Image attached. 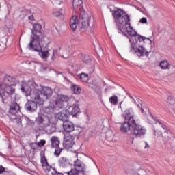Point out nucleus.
Returning a JSON list of instances; mask_svg holds the SVG:
<instances>
[{
    "mask_svg": "<svg viewBox=\"0 0 175 175\" xmlns=\"http://www.w3.org/2000/svg\"><path fill=\"white\" fill-rule=\"evenodd\" d=\"M112 16H113L115 18L118 33L125 35L124 30L126 29L128 35H129V36H132V38H129V42L132 49L130 51L138 53L140 57H142V55H146L148 57V54L151 53V51H148L147 49H144L143 43H144L145 40H149L150 43H152L151 39L144 37L140 34H137V32L133 30V27L131 26V17L128 14H126V12L124 11L121 8H118L115 10L113 12Z\"/></svg>",
    "mask_w": 175,
    "mask_h": 175,
    "instance_id": "f257e3e1",
    "label": "nucleus"
},
{
    "mask_svg": "<svg viewBox=\"0 0 175 175\" xmlns=\"http://www.w3.org/2000/svg\"><path fill=\"white\" fill-rule=\"evenodd\" d=\"M131 111H132V108H129L124 111V113L122 115L123 118H124L125 122L120 126L121 132L128 134L127 139H131V144H133V140L135 137L137 139H142L144 137L147 130L144 126L137 124L136 120L133 118V115H131Z\"/></svg>",
    "mask_w": 175,
    "mask_h": 175,
    "instance_id": "f03ea898",
    "label": "nucleus"
},
{
    "mask_svg": "<svg viewBox=\"0 0 175 175\" xmlns=\"http://www.w3.org/2000/svg\"><path fill=\"white\" fill-rule=\"evenodd\" d=\"M45 38L44 34L42 33V25L39 23L33 24V29H31V35L30 36L29 47L32 48V44L36 43V46L39 44Z\"/></svg>",
    "mask_w": 175,
    "mask_h": 175,
    "instance_id": "7ed1b4c3",
    "label": "nucleus"
},
{
    "mask_svg": "<svg viewBox=\"0 0 175 175\" xmlns=\"http://www.w3.org/2000/svg\"><path fill=\"white\" fill-rule=\"evenodd\" d=\"M36 44H37L36 42L32 44V47L29 46V44H28V50H31V51H36L42 59L47 61V58L50 56V53H49V43L45 42L40 44V42H38V44L36 46Z\"/></svg>",
    "mask_w": 175,
    "mask_h": 175,
    "instance_id": "20e7f679",
    "label": "nucleus"
},
{
    "mask_svg": "<svg viewBox=\"0 0 175 175\" xmlns=\"http://www.w3.org/2000/svg\"><path fill=\"white\" fill-rule=\"evenodd\" d=\"M92 21V27H94V18L91 16H88V14L85 10H81L79 12V18L78 21L79 27L81 31H87L88 27H90V22Z\"/></svg>",
    "mask_w": 175,
    "mask_h": 175,
    "instance_id": "39448f33",
    "label": "nucleus"
},
{
    "mask_svg": "<svg viewBox=\"0 0 175 175\" xmlns=\"http://www.w3.org/2000/svg\"><path fill=\"white\" fill-rule=\"evenodd\" d=\"M36 99L40 105H43L44 100L49 99V96L53 95V90L50 88H43L42 90H38L36 92Z\"/></svg>",
    "mask_w": 175,
    "mask_h": 175,
    "instance_id": "423d86ee",
    "label": "nucleus"
},
{
    "mask_svg": "<svg viewBox=\"0 0 175 175\" xmlns=\"http://www.w3.org/2000/svg\"><path fill=\"white\" fill-rule=\"evenodd\" d=\"M74 167L75 169H71L70 172H67V175H79L80 173H83V174H85V167L83 165V161L80 159H77L74 161ZM66 174V172H64Z\"/></svg>",
    "mask_w": 175,
    "mask_h": 175,
    "instance_id": "0eeeda50",
    "label": "nucleus"
},
{
    "mask_svg": "<svg viewBox=\"0 0 175 175\" xmlns=\"http://www.w3.org/2000/svg\"><path fill=\"white\" fill-rule=\"evenodd\" d=\"M36 87H38V85L33 81H25L21 85V91L25 94L26 96H29L31 92H32V89H36Z\"/></svg>",
    "mask_w": 175,
    "mask_h": 175,
    "instance_id": "6e6552de",
    "label": "nucleus"
},
{
    "mask_svg": "<svg viewBox=\"0 0 175 175\" xmlns=\"http://www.w3.org/2000/svg\"><path fill=\"white\" fill-rule=\"evenodd\" d=\"M36 98V95L34 94L33 96V98H31V100L26 103L25 105V110H27V111H30L31 113H33V111H36L38 109V105H42V104H40Z\"/></svg>",
    "mask_w": 175,
    "mask_h": 175,
    "instance_id": "1a4fd4ad",
    "label": "nucleus"
},
{
    "mask_svg": "<svg viewBox=\"0 0 175 175\" xmlns=\"http://www.w3.org/2000/svg\"><path fill=\"white\" fill-rule=\"evenodd\" d=\"M69 116H70V109L63 110L57 114L58 120L63 122L68 121Z\"/></svg>",
    "mask_w": 175,
    "mask_h": 175,
    "instance_id": "9d476101",
    "label": "nucleus"
},
{
    "mask_svg": "<svg viewBox=\"0 0 175 175\" xmlns=\"http://www.w3.org/2000/svg\"><path fill=\"white\" fill-rule=\"evenodd\" d=\"M75 139H73L72 137L66 136L64 138L63 146L66 150H69V148H73V147H75Z\"/></svg>",
    "mask_w": 175,
    "mask_h": 175,
    "instance_id": "9b49d317",
    "label": "nucleus"
},
{
    "mask_svg": "<svg viewBox=\"0 0 175 175\" xmlns=\"http://www.w3.org/2000/svg\"><path fill=\"white\" fill-rule=\"evenodd\" d=\"M63 128L65 132L70 133L73 132V131H77L79 126H75V124L73 122L67 120L63 122Z\"/></svg>",
    "mask_w": 175,
    "mask_h": 175,
    "instance_id": "f8f14e48",
    "label": "nucleus"
},
{
    "mask_svg": "<svg viewBox=\"0 0 175 175\" xmlns=\"http://www.w3.org/2000/svg\"><path fill=\"white\" fill-rule=\"evenodd\" d=\"M66 81L68 83H71L72 85L70 86V90L74 92L75 95H80L81 94V88L79 86V85L75 84L70 81V80L68 79L66 77L64 78Z\"/></svg>",
    "mask_w": 175,
    "mask_h": 175,
    "instance_id": "ddd939ff",
    "label": "nucleus"
},
{
    "mask_svg": "<svg viewBox=\"0 0 175 175\" xmlns=\"http://www.w3.org/2000/svg\"><path fill=\"white\" fill-rule=\"evenodd\" d=\"M18 111H20V105L16 102L12 103L10 106L9 113L10 114H17Z\"/></svg>",
    "mask_w": 175,
    "mask_h": 175,
    "instance_id": "4468645a",
    "label": "nucleus"
},
{
    "mask_svg": "<svg viewBox=\"0 0 175 175\" xmlns=\"http://www.w3.org/2000/svg\"><path fill=\"white\" fill-rule=\"evenodd\" d=\"M72 6L75 10H79V13H81V10H83V0H73Z\"/></svg>",
    "mask_w": 175,
    "mask_h": 175,
    "instance_id": "2eb2a0df",
    "label": "nucleus"
},
{
    "mask_svg": "<svg viewBox=\"0 0 175 175\" xmlns=\"http://www.w3.org/2000/svg\"><path fill=\"white\" fill-rule=\"evenodd\" d=\"M134 103H136L137 105V107H139L143 114H145L147 113V107L144 106V104H143V101L140 100L139 98H137L136 100H134Z\"/></svg>",
    "mask_w": 175,
    "mask_h": 175,
    "instance_id": "dca6fc26",
    "label": "nucleus"
},
{
    "mask_svg": "<svg viewBox=\"0 0 175 175\" xmlns=\"http://www.w3.org/2000/svg\"><path fill=\"white\" fill-rule=\"evenodd\" d=\"M6 85L5 84L4 82H1L0 81V96L2 99L3 103H5V100L8 99V96L5 94L4 89Z\"/></svg>",
    "mask_w": 175,
    "mask_h": 175,
    "instance_id": "f3484780",
    "label": "nucleus"
},
{
    "mask_svg": "<svg viewBox=\"0 0 175 175\" xmlns=\"http://www.w3.org/2000/svg\"><path fill=\"white\" fill-rule=\"evenodd\" d=\"M41 163H42L43 170H44V172H46V173L47 172L49 173V172H50V170L53 169V167H51V166L49 165V163L47 162V159H46V157H42Z\"/></svg>",
    "mask_w": 175,
    "mask_h": 175,
    "instance_id": "a211bd4d",
    "label": "nucleus"
},
{
    "mask_svg": "<svg viewBox=\"0 0 175 175\" xmlns=\"http://www.w3.org/2000/svg\"><path fill=\"white\" fill-rule=\"evenodd\" d=\"M68 109H70V116H72V117H76L77 114H80L81 113L80 108L77 105H73L72 107L70 106Z\"/></svg>",
    "mask_w": 175,
    "mask_h": 175,
    "instance_id": "6ab92c4d",
    "label": "nucleus"
},
{
    "mask_svg": "<svg viewBox=\"0 0 175 175\" xmlns=\"http://www.w3.org/2000/svg\"><path fill=\"white\" fill-rule=\"evenodd\" d=\"M3 91H4L5 95H7L8 97L9 95H13V94L16 92V89L13 88V87H12V85H5V87L4 88Z\"/></svg>",
    "mask_w": 175,
    "mask_h": 175,
    "instance_id": "aec40b11",
    "label": "nucleus"
},
{
    "mask_svg": "<svg viewBox=\"0 0 175 175\" xmlns=\"http://www.w3.org/2000/svg\"><path fill=\"white\" fill-rule=\"evenodd\" d=\"M77 24H79V21L77 22V16H73L70 21V26L72 31H76Z\"/></svg>",
    "mask_w": 175,
    "mask_h": 175,
    "instance_id": "412c9836",
    "label": "nucleus"
},
{
    "mask_svg": "<svg viewBox=\"0 0 175 175\" xmlns=\"http://www.w3.org/2000/svg\"><path fill=\"white\" fill-rule=\"evenodd\" d=\"M15 79L10 75H5L3 78V83L5 85H10V83H14Z\"/></svg>",
    "mask_w": 175,
    "mask_h": 175,
    "instance_id": "4be33fe9",
    "label": "nucleus"
},
{
    "mask_svg": "<svg viewBox=\"0 0 175 175\" xmlns=\"http://www.w3.org/2000/svg\"><path fill=\"white\" fill-rule=\"evenodd\" d=\"M51 147L55 148L59 147V139L57 137H52L51 138Z\"/></svg>",
    "mask_w": 175,
    "mask_h": 175,
    "instance_id": "5701e85b",
    "label": "nucleus"
},
{
    "mask_svg": "<svg viewBox=\"0 0 175 175\" xmlns=\"http://www.w3.org/2000/svg\"><path fill=\"white\" fill-rule=\"evenodd\" d=\"M59 165L61 167H66L69 165V161L67 158L62 157L59 160Z\"/></svg>",
    "mask_w": 175,
    "mask_h": 175,
    "instance_id": "b1692460",
    "label": "nucleus"
},
{
    "mask_svg": "<svg viewBox=\"0 0 175 175\" xmlns=\"http://www.w3.org/2000/svg\"><path fill=\"white\" fill-rule=\"evenodd\" d=\"M169 62L167 60L161 61L159 64V66L161 69L165 70V69H169Z\"/></svg>",
    "mask_w": 175,
    "mask_h": 175,
    "instance_id": "393cba45",
    "label": "nucleus"
},
{
    "mask_svg": "<svg viewBox=\"0 0 175 175\" xmlns=\"http://www.w3.org/2000/svg\"><path fill=\"white\" fill-rule=\"evenodd\" d=\"M82 60L84 64H91V61H92V59L88 55H83Z\"/></svg>",
    "mask_w": 175,
    "mask_h": 175,
    "instance_id": "a878e982",
    "label": "nucleus"
},
{
    "mask_svg": "<svg viewBox=\"0 0 175 175\" xmlns=\"http://www.w3.org/2000/svg\"><path fill=\"white\" fill-rule=\"evenodd\" d=\"M57 99L64 103V102H68L69 100V97L67 95L60 94Z\"/></svg>",
    "mask_w": 175,
    "mask_h": 175,
    "instance_id": "bb28decb",
    "label": "nucleus"
},
{
    "mask_svg": "<svg viewBox=\"0 0 175 175\" xmlns=\"http://www.w3.org/2000/svg\"><path fill=\"white\" fill-rule=\"evenodd\" d=\"M44 122V118H43L42 115H38V117L36 118V123L38 125H42Z\"/></svg>",
    "mask_w": 175,
    "mask_h": 175,
    "instance_id": "cd10ccee",
    "label": "nucleus"
},
{
    "mask_svg": "<svg viewBox=\"0 0 175 175\" xmlns=\"http://www.w3.org/2000/svg\"><path fill=\"white\" fill-rule=\"evenodd\" d=\"M43 110L46 114H52V113H54V107L51 106L44 107Z\"/></svg>",
    "mask_w": 175,
    "mask_h": 175,
    "instance_id": "c85d7f7f",
    "label": "nucleus"
},
{
    "mask_svg": "<svg viewBox=\"0 0 175 175\" xmlns=\"http://www.w3.org/2000/svg\"><path fill=\"white\" fill-rule=\"evenodd\" d=\"M64 103L57 100V98L56 100L55 101V109H64Z\"/></svg>",
    "mask_w": 175,
    "mask_h": 175,
    "instance_id": "c756f323",
    "label": "nucleus"
},
{
    "mask_svg": "<svg viewBox=\"0 0 175 175\" xmlns=\"http://www.w3.org/2000/svg\"><path fill=\"white\" fill-rule=\"evenodd\" d=\"M109 102L111 103V105H113L116 106L117 103H118V97L117 96H112L109 98Z\"/></svg>",
    "mask_w": 175,
    "mask_h": 175,
    "instance_id": "7c9ffc66",
    "label": "nucleus"
},
{
    "mask_svg": "<svg viewBox=\"0 0 175 175\" xmlns=\"http://www.w3.org/2000/svg\"><path fill=\"white\" fill-rule=\"evenodd\" d=\"M79 78L81 80V81L85 83V81H88V74L82 72L79 75Z\"/></svg>",
    "mask_w": 175,
    "mask_h": 175,
    "instance_id": "2f4dec72",
    "label": "nucleus"
},
{
    "mask_svg": "<svg viewBox=\"0 0 175 175\" xmlns=\"http://www.w3.org/2000/svg\"><path fill=\"white\" fill-rule=\"evenodd\" d=\"M167 104L170 105H175V96H168Z\"/></svg>",
    "mask_w": 175,
    "mask_h": 175,
    "instance_id": "473e14b6",
    "label": "nucleus"
},
{
    "mask_svg": "<svg viewBox=\"0 0 175 175\" xmlns=\"http://www.w3.org/2000/svg\"><path fill=\"white\" fill-rule=\"evenodd\" d=\"M55 152H54V154L56 155V157H59V155H61V152H62V148H59V146H57L56 148H55Z\"/></svg>",
    "mask_w": 175,
    "mask_h": 175,
    "instance_id": "72a5a7b5",
    "label": "nucleus"
},
{
    "mask_svg": "<svg viewBox=\"0 0 175 175\" xmlns=\"http://www.w3.org/2000/svg\"><path fill=\"white\" fill-rule=\"evenodd\" d=\"M52 16H53V17H59V16H62V12L59 10H54Z\"/></svg>",
    "mask_w": 175,
    "mask_h": 175,
    "instance_id": "f704fd0d",
    "label": "nucleus"
},
{
    "mask_svg": "<svg viewBox=\"0 0 175 175\" xmlns=\"http://www.w3.org/2000/svg\"><path fill=\"white\" fill-rule=\"evenodd\" d=\"M169 134H170V130L165 129L164 133H161L163 137H169Z\"/></svg>",
    "mask_w": 175,
    "mask_h": 175,
    "instance_id": "c9c22d12",
    "label": "nucleus"
},
{
    "mask_svg": "<svg viewBox=\"0 0 175 175\" xmlns=\"http://www.w3.org/2000/svg\"><path fill=\"white\" fill-rule=\"evenodd\" d=\"M152 118H154V121H156V122H158V124H159V125L161 126V128H163V129H164V130L166 129V125H165L162 122H161L159 119L154 118L153 116H152Z\"/></svg>",
    "mask_w": 175,
    "mask_h": 175,
    "instance_id": "e433bc0d",
    "label": "nucleus"
},
{
    "mask_svg": "<svg viewBox=\"0 0 175 175\" xmlns=\"http://www.w3.org/2000/svg\"><path fill=\"white\" fill-rule=\"evenodd\" d=\"M36 144L38 146V147H43V146L46 144V140L42 139L38 143H36Z\"/></svg>",
    "mask_w": 175,
    "mask_h": 175,
    "instance_id": "4c0bfd02",
    "label": "nucleus"
},
{
    "mask_svg": "<svg viewBox=\"0 0 175 175\" xmlns=\"http://www.w3.org/2000/svg\"><path fill=\"white\" fill-rule=\"evenodd\" d=\"M52 169L54 170V172L51 173L52 175H64V173L57 171L55 168Z\"/></svg>",
    "mask_w": 175,
    "mask_h": 175,
    "instance_id": "58836bf2",
    "label": "nucleus"
},
{
    "mask_svg": "<svg viewBox=\"0 0 175 175\" xmlns=\"http://www.w3.org/2000/svg\"><path fill=\"white\" fill-rule=\"evenodd\" d=\"M138 175H146L147 173L146 172V170H139L137 173Z\"/></svg>",
    "mask_w": 175,
    "mask_h": 175,
    "instance_id": "ea45409f",
    "label": "nucleus"
},
{
    "mask_svg": "<svg viewBox=\"0 0 175 175\" xmlns=\"http://www.w3.org/2000/svg\"><path fill=\"white\" fill-rule=\"evenodd\" d=\"M36 143L30 144V147L32 150H36Z\"/></svg>",
    "mask_w": 175,
    "mask_h": 175,
    "instance_id": "a19ab883",
    "label": "nucleus"
},
{
    "mask_svg": "<svg viewBox=\"0 0 175 175\" xmlns=\"http://www.w3.org/2000/svg\"><path fill=\"white\" fill-rule=\"evenodd\" d=\"M40 68H41L42 70H46L47 66H46L45 64H40Z\"/></svg>",
    "mask_w": 175,
    "mask_h": 175,
    "instance_id": "79ce46f5",
    "label": "nucleus"
},
{
    "mask_svg": "<svg viewBox=\"0 0 175 175\" xmlns=\"http://www.w3.org/2000/svg\"><path fill=\"white\" fill-rule=\"evenodd\" d=\"M140 23H142V24H146L147 23V18H142L140 19Z\"/></svg>",
    "mask_w": 175,
    "mask_h": 175,
    "instance_id": "37998d69",
    "label": "nucleus"
},
{
    "mask_svg": "<svg viewBox=\"0 0 175 175\" xmlns=\"http://www.w3.org/2000/svg\"><path fill=\"white\" fill-rule=\"evenodd\" d=\"M5 172V167L2 165H0V174H2V173H4Z\"/></svg>",
    "mask_w": 175,
    "mask_h": 175,
    "instance_id": "c03bdc74",
    "label": "nucleus"
},
{
    "mask_svg": "<svg viewBox=\"0 0 175 175\" xmlns=\"http://www.w3.org/2000/svg\"><path fill=\"white\" fill-rule=\"evenodd\" d=\"M55 50H53V55H52V59L54 60L55 59Z\"/></svg>",
    "mask_w": 175,
    "mask_h": 175,
    "instance_id": "a18cd8bd",
    "label": "nucleus"
},
{
    "mask_svg": "<svg viewBox=\"0 0 175 175\" xmlns=\"http://www.w3.org/2000/svg\"><path fill=\"white\" fill-rule=\"evenodd\" d=\"M145 148H150V145L147 142H145Z\"/></svg>",
    "mask_w": 175,
    "mask_h": 175,
    "instance_id": "49530a36",
    "label": "nucleus"
},
{
    "mask_svg": "<svg viewBox=\"0 0 175 175\" xmlns=\"http://www.w3.org/2000/svg\"><path fill=\"white\" fill-rule=\"evenodd\" d=\"M4 173H10V170L8 168H5Z\"/></svg>",
    "mask_w": 175,
    "mask_h": 175,
    "instance_id": "de8ad7c7",
    "label": "nucleus"
},
{
    "mask_svg": "<svg viewBox=\"0 0 175 175\" xmlns=\"http://www.w3.org/2000/svg\"><path fill=\"white\" fill-rule=\"evenodd\" d=\"M29 20H33V15L29 16Z\"/></svg>",
    "mask_w": 175,
    "mask_h": 175,
    "instance_id": "09e8293b",
    "label": "nucleus"
},
{
    "mask_svg": "<svg viewBox=\"0 0 175 175\" xmlns=\"http://www.w3.org/2000/svg\"><path fill=\"white\" fill-rule=\"evenodd\" d=\"M122 103V102H120V106H119V108H120V109H121V110H122V107H121Z\"/></svg>",
    "mask_w": 175,
    "mask_h": 175,
    "instance_id": "8fccbe9b",
    "label": "nucleus"
},
{
    "mask_svg": "<svg viewBox=\"0 0 175 175\" xmlns=\"http://www.w3.org/2000/svg\"><path fill=\"white\" fill-rule=\"evenodd\" d=\"M129 98H131V99H133V101L135 102V98L132 96L129 95Z\"/></svg>",
    "mask_w": 175,
    "mask_h": 175,
    "instance_id": "3c124183",
    "label": "nucleus"
},
{
    "mask_svg": "<svg viewBox=\"0 0 175 175\" xmlns=\"http://www.w3.org/2000/svg\"><path fill=\"white\" fill-rule=\"evenodd\" d=\"M76 133H77V135H79L80 133V131H78Z\"/></svg>",
    "mask_w": 175,
    "mask_h": 175,
    "instance_id": "603ef678",
    "label": "nucleus"
},
{
    "mask_svg": "<svg viewBox=\"0 0 175 175\" xmlns=\"http://www.w3.org/2000/svg\"><path fill=\"white\" fill-rule=\"evenodd\" d=\"M76 157H77H77H78V156H77V154H76Z\"/></svg>",
    "mask_w": 175,
    "mask_h": 175,
    "instance_id": "864d4df0",
    "label": "nucleus"
},
{
    "mask_svg": "<svg viewBox=\"0 0 175 175\" xmlns=\"http://www.w3.org/2000/svg\"><path fill=\"white\" fill-rule=\"evenodd\" d=\"M6 27H9V26H8V25H6Z\"/></svg>",
    "mask_w": 175,
    "mask_h": 175,
    "instance_id": "5fc2aeb1",
    "label": "nucleus"
}]
</instances>
